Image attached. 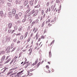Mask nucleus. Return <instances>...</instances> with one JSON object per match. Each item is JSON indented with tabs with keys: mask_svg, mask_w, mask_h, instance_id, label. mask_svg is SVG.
<instances>
[{
	"mask_svg": "<svg viewBox=\"0 0 77 77\" xmlns=\"http://www.w3.org/2000/svg\"><path fill=\"white\" fill-rule=\"evenodd\" d=\"M1 53L2 54H5V51H2L1 52Z\"/></svg>",
	"mask_w": 77,
	"mask_h": 77,
	"instance_id": "50",
	"label": "nucleus"
},
{
	"mask_svg": "<svg viewBox=\"0 0 77 77\" xmlns=\"http://www.w3.org/2000/svg\"><path fill=\"white\" fill-rule=\"evenodd\" d=\"M32 15V14L30 13H29L28 14V17H30Z\"/></svg>",
	"mask_w": 77,
	"mask_h": 77,
	"instance_id": "39",
	"label": "nucleus"
},
{
	"mask_svg": "<svg viewBox=\"0 0 77 77\" xmlns=\"http://www.w3.org/2000/svg\"><path fill=\"white\" fill-rule=\"evenodd\" d=\"M33 48H30L28 50V51H29V55H30L32 54V49Z\"/></svg>",
	"mask_w": 77,
	"mask_h": 77,
	"instance_id": "3",
	"label": "nucleus"
},
{
	"mask_svg": "<svg viewBox=\"0 0 77 77\" xmlns=\"http://www.w3.org/2000/svg\"><path fill=\"white\" fill-rule=\"evenodd\" d=\"M38 59H36V60L35 62V64H36V63H38Z\"/></svg>",
	"mask_w": 77,
	"mask_h": 77,
	"instance_id": "31",
	"label": "nucleus"
},
{
	"mask_svg": "<svg viewBox=\"0 0 77 77\" xmlns=\"http://www.w3.org/2000/svg\"><path fill=\"white\" fill-rule=\"evenodd\" d=\"M44 24H45V23L44 22H43L42 23V24L41 26L42 27H44Z\"/></svg>",
	"mask_w": 77,
	"mask_h": 77,
	"instance_id": "38",
	"label": "nucleus"
},
{
	"mask_svg": "<svg viewBox=\"0 0 77 77\" xmlns=\"http://www.w3.org/2000/svg\"><path fill=\"white\" fill-rule=\"evenodd\" d=\"M33 33H32L30 35L31 38V37H32V36H33Z\"/></svg>",
	"mask_w": 77,
	"mask_h": 77,
	"instance_id": "61",
	"label": "nucleus"
},
{
	"mask_svg": "<svg viewBox=\"0 0 77 77\" xmlns=\"http://www.w3.org/2000/svg\"><path fill=\"white\" fill-rule=\"evenodd\" d=\"M20 41L18 40L17 41V44H19V43H20Z\"/></svg>",
	"mask_w": 77,
	"mask_h": 77,
	"instance_id": "64",
	"label": "nucleus"
},
{
	"mask_svg": "<svg viewBox=\"0 0 77 77\" xmlns=\"http://www.w3.org/2000/svg\"><path fill=\"white\" fill-rule=\"evenodd\" d=\"M12 14L13 16H15V14H16V9L15 8L13 9Z\"/></svg>",
	"mask_w": 77,
	"mask_h": 77,
	"instance_id": "2",
	"label": "nucleus"
},
{
	"mask_svg": "<svg viewBox=\"0 0 77 77\" xmlns=\"http://www.w3.org/2000/svg\"><path fill=\"white\" fill-rule=\"evenodd\" d=\"M28 73L25 74L26 76H28L29 74V72L27 71Z\"/></svg>",
	"mask_w": 77,
	"mask_h": 77,
	"instance_id": "37",
	"label": "nucleus"
},
{
	"mask_svg": "<svg viewBox=\"0 0 77 77\" xmlns=\"http://www.w3.org/2000/svg\"><path fill=\"white\" fill-rule=\"evenodd\" d=\"M54 40H53L52 42H51L50 45H52L53 44V43H54Z\"/></svg>",
	"mask_w": 77,
	"mask_h": 77,
	"instance_id": "34",
	"label": "nucleus"
},
{
	"mask_svg": "<svg viewBox=\"0 0 77 77\" xmlns=\"http://www.w3.org/2000/svg\"><path fill=\"white\" fill-rule=\"evenodd\" d=\"M44 11L43 10H42L41 12V14H42V15H43V14H44Z\"/></svg>",
	"mask_w": 77,
	"mask_h": 77,
	"instance_id": "40",
	"label": "nucleus"
},
{
	"mask_svg": "<svg viewBox=\"0 0 77 77\" xmlns=\"http://www.w3.org/2000/svg\"><path fill=\"white\" fill-rule=\"evenodd\" d=\"M40 65H41V62H39V63H38L37 65L36 68H37Z\"/></svg>",
	"mask_w": 77,
	"mask_h": 77,
	"instance_id": "18",
	"label": "nucleus"
},
{
	"mask_svg": "<svg viewBox=\"0 0 77 77\" xmlns=\"http://www.w3.org/2000/svg\"><path fill=\"white\" fill-rule=\"evenodd\" d=\"M8 27H9V29H11L12 27V23H10L8 24Z\"/></svg>",
	"mask_w": 77,
	"mask_h": 77,
	"instance_id": "6",
	"label": "nucleus"
},
{
	"mask_svg": "<svg viewBox=\"0 0 77 77\" xmlns=\"http://www.w3.org/2000/svg\"><path fill=\"white\" fill-rule=\"evenodd\" d=\"M14 60H15V59L13 58V59L12 60L11 62L10 63V64H11V63H12V62H13L14 61Z\"/></svg>",
	"mask_w": 77,
	"mask_h": 77,
	"instance_id": "33",
	"label": "nucleus"
},
{
	"mask_svg": "<svg viewBox=\"0 0 77 77\" xmlns=\"http://www.w3.org/2000/svg\"><path fill=\"white\" fill-rule=\"evenodd\" d=\"M6 57L4 55L2 57V58L1 59V60H2V61H3L4 60H5V57Z\"/></svg>",
	"mask_w": 77,
	"mask_h": 77,
	"instance_id": "5",
	"label": "nucleus"
},
{
	"mask_svg": "<svg viewBox=\"0 0 77 77\" xmlns=\"http://www.w3.org/2000/svg\"><path fill=\"white\" fill-rule=\"evenodd\" d=\"M23 72V71L22 70V71H21L19 72L16 75V76H17L18 77H20V76H21V74H22L21 73H22V72Z\"/></svg>",
	"mask_w": 77,
	"mask_h": 77,
	"instance_id": "1",
	"label": "nucleus"
},
{
	"mask_svg": "<svg viewBox=\"0 0 77 77\" xmlns=\"http://www.w3.org/2000/svg\"><path fill=\"white\" fill-rule=\"evenodd\" d=\"M45 38L44 35H42L41 37V39H44Z\"/></svg>",
	"mask_w": 77,
	"mask_h": 77,
	"instance_id": "46",
	"label": "nucleus"
},
{
	"mask_svg": "<svg viewBox=\"0 0 77 77\" xmlns=\"http://www.w3.org/2000/svg\"><path fill=\"white\" fill-rule=\"evenodd\" d=\"M38 12H39V10H35V13L36 14L38 15Z\"/></svg>",
	"mask_w": 77,
	"mask_h": 77,
	"instance_id": "22",
	"label": "nucleus"
},
{
	"mask_svg": "<svg viewBox=\"0 0 77 77\" xmlns=\"http://www.w3.org/2000/svg\"><path fill=\"white\" fill-rule=\"evenodd\" d=\"M8 41H10V39H11V37H9L8 38H7Z\"/></svg>",
	"mask_w": 77,
	"mask_h": 77,
	"instance_id": "49",
	"label": "nucleus"
},
{
	"mask_svg": "<svg viewBox=\"0 0 77 77\" xmlns=\"http://www.w3.org/2000/svg\"><path fill=\"white\" fill-rule=\"evenodd\" d=\"M43 19H44V17H43V16H42L41 17L40 21H42V20H43Z\"/></svg>",
	"mask_w": 77,
	"mask_h": 77,
	"instance_id": "42",
	"label": "nucleus"
},
{
	"mask_svg": "<svg viewBox=\"0 0 77 77\" xmlns=\"http://www.w3.org/2000/svg\"><path fill=\"white\" fill-rule=\"evenodd\" d=\"M11 32H12V30H11V29H9L8 30V33H11Z\"/></svg>",
	"mask_w": 77,
	"mask_h": 77,
	"instance_id": "41",
	"label": "nucleus"
},
{
	"mask_svg": "<svg viewBox=\"0 0 77 77\" xmlns=\"http://www.w3.org/2000/svg\"><path fill=\"white\" fill-rule=\"evenodd\" d=\"M49 57H51V51L50 52H49Z\"/></svg>",
	"mask_w": 77,
	"mask_h": 77,
	"instance_id": "21",
	"label": "nucleus"
},
{
	"mask_svg": "<svg viewBox=\"0 0 77 77\" xmlns=\"http://www.w3.org/2000/svg\"><path fill=\"white\" fill-rule=\"evenodd\" d=\"M22 29H23V28L22 27H19L18 29V31H19V32H21V30H22Z\"/></svg>",
	"mask_w": 77,
	"mask_h": 77,
	"instance_id": "11",
	"label": "nucleus"
},
{
	"mask_svg": "<svg viewBox=\"0 0 77 77\" xmlns=\"http://www.w3.org/2000/svg\"><path fill=\"white\" fill-rule=\"evenodd\" d=\"M19 2V0H16V4H18Z\"/></svg>",
	"mask_w": 77,
	"mask_h": 77,
	"instance_id": "45",
	"label": "nucleus"
},
{
	"mask_svg": "<svg viewBox=\"0 0 77 77\" xmlns=\"http://www.w3.org/2000/svg\"><path fill=\"white\" fill-rule=\"evenodd\" d=\"M15 18L16 19L18 20V19H19V17H18V14H16L15 15Z\"/></svg>",
	"mask_w": 77,
	"mask_h": 77,
	"instance_id": "16",
	"label": "nucleus"
},
{
	"mask_svg": "<svg viewBox=\"0 0 77 77\" xmlns=\"http://www.w3.org/2000/svg\"><path fill=\"white\" fill-rule=\"evenodd\" d=\"M8 17H11L12 16V12H9L8 14Z\"/></svg>",
	"mask_w": 77,
	"mask_h": 77,
	"instance_id": "13",
	"label": "nucleus"
},
{
	"mask_svg": "<svg viewBox=\"0 0 77 77\" xmlns=\"http://www.w3.org/2000/svg\"><path fill=\"white\" fill-rule=\"evenodd\" d=\"M11 48H12L13 47H14V45H13L12 44L11 45Z\"/></svg>",
	"mask_w": 77,
	"mask_h": 77,
	"instance_id": "54",
	"label": "nucleus"
},
{
	"mask_svg": "<svg viewBox=\"0 0 77 77\" xmlns=\"http://www.w3.org/2000/svg\"><path fill=\"white\" fill-rule=\"evenodd\" d=\"M9 57H10V56H7L5 60H7V59H9Z\"/></svg>",
	"mask_w": 77,
	"mask_h": 77,
	"instance_id": "47",
	"label": "nucleus"
},
{
	"mask_svg": "<svg viewBox=\"0 0 77 77\" xmlns=\"http://www.w3.org/2000/svg\"><path fill=\"white\" fill-rule=\"evenodd\" d=\"M35 10H33L32 11L31 13V14H34V13H35Z\"/></svg>",
	"mask_w": 77,
	"mask_h": 77,
	"instance_id": "27",
	"label": "nucleus"
},
{
	"mask_svg": "<svg viewBox=\"0 0 77 77\" xmlns=\"http://www.w3.org/2000/svg\"><path fill=\"white\" fill-rule=\"evenodd\" d=\"M12 72H8V73L7 74V75H9V74H11Z\"/></svg>",
	"mask_w": 77,
	"mask_h": 77,
	"instance_id": "51",
	"label": "nucleus"
},
{
	"mask_svg": "<svg viewBox=\"0 0 77 77\" xmlns=\"http://www.w3.org/2000/svg\"><path fill=\"white\" fill-rule=\"evenodd\" d=\"M28 34V32H26L25 34L24 38L25 39L26 37H27V35Z\"/></svg>",
	"mask_w": 77,
	"mask_h": 77,
	"instance_id": "10",
	"label": "nucleus"
},
{
	"mask_svg": "<svg viewBox=\"0 0 77 77\" xmlns=\"http://www.w3.org/2000/svg\"><path fill=\"white\" fill-rule=\"evenodd\" d=\"M7 49H8V50H10V49H11V46H8V47L7 48Z\"/></svg>",
	"mask_w": 77,
	"mask_h": 77,
	"instance_id": "53",
	"label": "nucleus"
},
{
	"mask_svg": "<svg viewBox=\"0 0 77 77\" xmlns=\"http://www.w3.org/2000/svg\"><path fill=\"white\" fill-rule=\"evenodd\" d=\"M32 19V17H29L28 18V20H30L31 19Z\"/></svg>",
	"mask_w": 77,
	"mask_h": 77,
	"instance_id": "58",
	"label": "nucleus"
},
{
	"mask_svg": "<svg viewBox=\"0 0 77 77\" xmlns=\"http://www.w3.org/2000/svg\"><path fill=\"white\" fill-rule=\"evenodd\" d=\"M31 39V38L30 37H29L28 38V39L27 40V42H29L30 41V39Z\"/></svg>",
	"mask_w": 77,
	"mask_h": 77,
	"instance_id": "28",
	"label": "nucleus"
},
{
	"mask_svg": "<svg viewBox=\"0 0 77 77\" xmlns=\"http://www.w3.org/2000/svg\"><path fill=\"white\" fill-rule=\"evenodd\" d=\"M38 1V0H35V2H34V5H35V4H36V3H37V2Z\"/></svg>",
	"mask_w": 77,
	"mask_h": 77,
	"instance_id": "56",
	"label": "nucleus"
},
{
	"mask_svg": "<svg viewBox=\"0 0 77 77\" xmlns=\"http://www.w3.org/2000/svg\"><path fill=\"white\" fill-rule=\"evenodd\" d=\"M37 14H36V13H34L33 15V17H35V16H36V15H37Z\"/></svg>",
	"mask_w": 77,
	"mask_h": 77,
	"instance_id": "44",
	"label": "nucleus"
},
{
	"mask_svg": "<svg viewBox=\"0 0 77 77\" xmlns=\"http://www.w3.org/2000/svg\"><path fill=\"white\" fill-rule=\"evenodd\" d=\"M29 65H30V63L26 64V65H25L24 68H27V66H28Z\"/></svg>",
	"mask_w": 77,
	"mask_h": 77,
	"instance_id": "7",
	"label": "nucleus"
},
{
	"mask_svg": "<svg viewBox=\"0 0 77 77\" xmlns=\"http://www.w3.org/2000/svg\"><path fill=\"white\" fill-rule=\"evenodd\" d=\"M17 39L16 38L14 39L13 40V41L14 42H15V41H17Z\"/></svg>",
	"mask_w": 77,
	"mask_h": 77,
	"instance_id": "60",
	"label": "nucleus"
},
{
	"mask_svg": "<svg viewBox=\"0 0 77 77\" xmlns=\"http://www.w3.org/2000/svg\"><path fill=\"white\" fill-rule=\"evenodd\" d=\"M20 9H23V5L20 6Z\"/></svg>",
	"mask_w": 77,
	"mask_h": 77,
	"instance_id": "55",
	"label": "nucleus"
},
{
	"mask_svg": "<svg viewBox=\"0 0 77 77\" xmlns=\"http://www.w3.org/2000/svg\"><path fill=\"white\" fill-rule=\"evenodd\" d=\"M23 38H24V36L23 35H21L20 38V40H22L23 39Z\"/></svg>",
	"mask_w": 77,
	"mask_h": 77,
	"instance_id": "23",
	"label": "nucleus"
},
{
	"mask_svg": "<svg viewBox=\"0 0 77 77\" xmlns=\"http://www.w3.org/2000/svg\"><path fill=\"white\" fill-rule=\"evenodd\" d=\"M24 18H27V15L25 14L24 16Z\"/></svg>",
	"mask_w": 77,
	"mask_h": 77,
	"instance_id": "48",
	"label": "nucleus"
},
{
	"mask_svg": "<svg viewBox=\"0 0 77 77\" xmlns=\"http://www.w3.org/2000/svg\"><path fill=\"white\" fill-rule=\"evenodd\" d=\"M46 67L47 68V69H48V68H49V66H48L47 65Z\"/></svg>",
	"mask_w": 77,
	"mask_h": 77,
	"instance_id": "59",
	"label": "nucleus"
},
{
	"mask_svg": "<svg viewBox=\"0 0 77 77\" xmlns=\"http://www.w3.org/2000/svg\"><path fill=\"white\" fill-rule=\"evenodd\" d=\"M25 61L24 62V63L23 64V65L24 66V65H25V64H26V62H26V61H27V59H26V58H25Z\"/></svg>",
	"mask_w": 77,
	"mask_h": 77,
	"instance_id": "35",
	"label": "nucleus"
},
{
	"mask_svg": "<svg viewBox=\"0 0 77 77\" xmlns=\"http://www.w3.org/2000/svg\"><path fill=\"white\" fill-rule=\"evenodd\" d=\"M49 4H50V2H48L47 4V6H48V5H49Z\"/></svg>",
	"mask_w": 77,
	"mask_h": 77,
	"instance_id": "57",
	"label": "nucleus"
},
{
	"mask_svg": "<svg viewBox=\"0 0 77 77\" xmlns=\"http://www.w3.org/2000/svg\"><path fill=\"white\" fill-rule=\"evenodd\" d=\"M18 15L19 17H21L22 16V13L21 12L19 13L18 14Z\"/></svg>",
	"mask_w": 77,
	"mask_h": 77,
	"instance_id": "20",
	"label": "nucleus"
},
{
	"mask_svg": "<svg viewBox=\"0 0 77 77\" xmlns=\"http://www.w3.org/2000/svg\"><path fill=\"white\" fill-rule=\"evenodd\" d=\"M14 59H17V58H18V57L17 56H16L14 58Z\"/></svg>",
	"mask_w": 77,
	"mask_h": 77,
	"instance_id": "63",
	"label": "nucleus"
},
{
	"mask_svg": "<svg viewBox=\"0 0 77 77\" xmlns=\"http://www.w3.org/2000/svg\"><path fill=\"white\" fill-rule=\"evenodd\" d=\"M31 46H30V45H28L27 46H26V48H30V47H31Z\"/></svg>",
	"mask_w": 77,
	"mask_h": 77,
	"instance_id": "19",
	"label": "nucleus"
},
{
	"mask_svg": "<svg viewBox=\"0 0 77 77\" xmlns=\"http://www.w3.org/2000/svg\"><path fill=\"white\" fill-rule=\"evenodd\" d=\"M35 70V69H33L32 68V69H31L29 70V72H32V71H34V70Z\"/></svg>",
	"mask_w": 77,
	"mask_h": 77,
	"instance_id": "24",
	"label": "nucleus"
},
{
	"mask_svg": "<svg viewBox=\"0 0 77 77\" xmlns=\"http://www.w3.org/2000/svg\"><path fill=\"white\" fill-rule=\"evenodd\" d=\"M38 33L37 32L36 35L35 36L34 38V39H35L36 38V39H38V37L37 36H38Z\"/></svg>",
	"mask_w": 77,
	"mask_h": 77,
	"instance_id": "8",
	"label": "nucleus"
},
{
	"mask_svg": "<svg viewBox=\"0 0 77 77\" xmlns=\"http://www.w3.org/2000/svg\"><path fill=\"white\" fill-rule=\"evenodd\" d=\"M56 17H54V19H53L51 21V22L52 23H53V22H54V21H55V19H56Z\"/></svg>",
	"mask_w": 77,
	"mask_h": 77,
	"instance_id": "15",
	"label": "nucleus"
},
{
	"mask_svg": "<svg viewBox=\"0 0 77 77\" xmlns=\"http://www.w3.org/2000/svg\"><path fill=\"white\" fill-rule=\"evenodd\" d=\"M26 21V19L25 18H24L22 20V22L24 23V22H25V21Z\"/></svg>",
	"mask_w": 77,
	"mask_h": 77,
	"instance_id": "32",
	"label": "nucleus"
},
{
	"mask_svg": "<svg viewBox=\"0 0 77 77\" xmlns=\"http://www.w3.org/2000/svg\"><path fill=\"white\" fill-rule=\"evenodd\" d=\"M35 21H33V22L32 23V25H33V24H35Z\"/></svg>",
	"mask_w": 77,
	"mask_h": 77,
	"instance_id": "52",
	"label": "nucleus"
},
{
	"mask_svg": "<svg viewBox=\"0 0 77 77\" xmlns=\"http://www.w3.org/2000/svg\"><path fill=\"white\" fill-rule=\"evenodd\" d=\"M7 5L8 7H11V4L9 3H7Z\"/></svg>",
	"mask_w": 77,
	"mask_h": 77,
	"instance_id": "14",
	"label": "nucleus"
},
{
	"mask_svg": "<svg viewBox=\"0 0 77 77\" xmlns=\"http://www.w3.org/2000/svg\"><path fill=\"white\" fill-rule=\"evenodd\" d=\"M31 9H29L27 10L26 11V14H27V13H29V12H30V11Z\"/></svg>",
	"mask_w": 77,
	"mask_h": 77,
	"instance_id": "26",
	"label": "nucleus"
},
{
	"mask_svg": "<svg viewBox=\"0 0 77 77\" xmlns=\"http://www.w3.org/2000/svg\"><path fill=\"white\" fill-rule=\"evenodd\" d=\"M16 48V47H15L11 51V52H12V51H14V50H15Z\"/></svg>",
	"mask_w": 77,
	"mask_h": 77,
	"instance_id": "43",
	"label": "nucleus"
},
{
	"mask_svg": "<svg viewBox=\"0 0 77 77\" xmlns=\"http://www.w3.org/2000/svg\"><path fill=\"white\" fill-rule=\"evenodd\" d=\"M40 7V5H37L36 6H35V8H39Z\"/></svg>",
	"mask_w": 77,
	"mask_h": 77,
	"instance_id": "36",
	"label": "nucleus"
},
{
	"mask_svg": "<svg viewBox=\"0 0 77 77\" xmlns=\"http://www.w3.org/2000/svg\"><path fill=\"white\" fill-rule=\"evenodd\" d=\"M0 15H1V16L3 15V11L2 10L1 11H0Z\"/></svg>",
	"mask_w": 77,
	"mask_h": 77,
	"instance_id": "17",
	"label": "nucleus"
},
{
	"mask_svg": "<svg viewBox=\"0 0 77 77\" xmlns=\"http://www.w3.org/2000/svg\"><path fill=\"white\" fill-rule=\"evenodd\" d=\"M39 21V20L37 19L35 21L36 23H38V22Z\"/></svg>",
	"mask_w": 77,
	"mask_h": 77,
	"instance_id": "62",
	"label": "nucleus"
},
{
	"mask_svg": "<svg viewBox=\"0 0 77 77\" xmlns=\"http://www.w3.org/2000/svg\"><path fill=\"white\" fill-rule=\"evenodd\" d=\"M11 58H10L8 60L5 62V63H8L9 61H11Z\"/></svg>",
	"mask_w": 77,
	"mask_h": 77,
	"instance_id": "9",
	"label": "nucleus"
},
{
	"mask_svg": "<svg viewBox=\"0 0 77 77\" xmlns=\"http://www.w3.org/2000/svg\"><path fill=\"white\" fill-rule=\"evenodd\" d=\"M21 35V33H19L16 34L17 36H20Z\"/></svg>",
	"mask_w": 77,
	"mask_h": 77,
	"instance_id": "29",
	"label": "nucleus"
},
{
	"mask_svg": "<svg viewBox=\"0 0 77 77\" xmlns=\"http://www.w3.org/2000/svg\"><path fill=\"white\" fill-rule=\"evenodd\" d=\"M6 69H5V68H3L1 70V73H4V72H5L6 71Z\"/></svg>",
	"mask_w": 77,
	"mask_h": 77,
	"instance_id": "4",
	"label": "nucleus"
},
{
	"mask_svg": "<svg viewBox=\"0 0 77 77\" xmlns=\"http://www.w3.org/2000/svg\"><path fill=\"white\" fill-rule=\"evenodd\" d=\"M27 5V2L26 1H25L24 3V6H26Z\"/></svg>",
	"mask_w": 77,
	"mask_h": 77,
	"instance_id": "25",
	"label": "nucleus"
},
{
	"mask_svg": "<svg viewBox=\"0 0 77 77\" xmlns=\"http://www.w3.org/2000/svg\"><path fill=\"white\" fill-rule=\"evenodd\" d=\"M14 29L15 30H17V29H18V27H17V26H15L14 27Z\"/></svg>",
	"mask_w": 77,
	"mask_h": 77,
	"instance_id": "30",
	"label": "nucleus"
},
{
	"mask_svg": "<svg viewBox=\"0 0 77 77\" xmlns=\"http://www.w3.org/2000/svg\"><path fill=\"white\" fill-rule=\"evenodd\" d=\"M53 24V23H52L51 22H50L48 24V26H49V27H50V26H52V24Z\"/></svg>",
	"mask_w": 77,
	"mask_h": 77,
	"instance_id": "12",
	"label": "nucleus"
}]
</instances>
